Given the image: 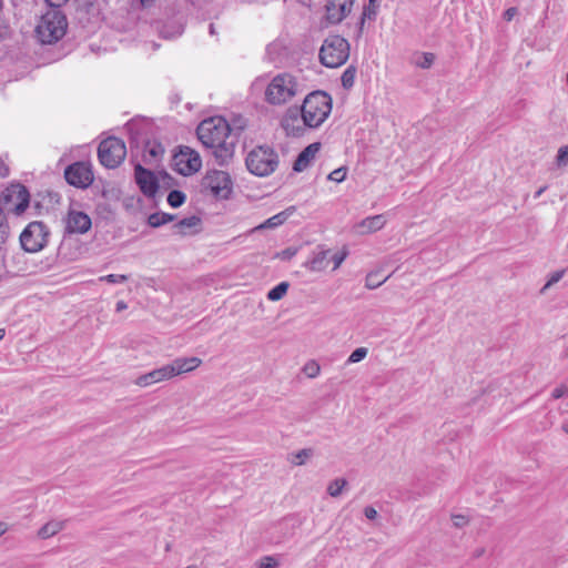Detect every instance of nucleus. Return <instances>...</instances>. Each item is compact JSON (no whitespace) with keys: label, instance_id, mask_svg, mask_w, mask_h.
<instances>
[{"label":"nucleus","instance_id":"obj_8","mask_svg":"<svg viewBox=\"0 0 568 568\" xmlns=\"http://www.w3.org/2000/svg\"><path fill=\"white\" fill-rule=\"evenodd\" d=\"M232 185L230 174L220 170L207 171L201 181L202 190L217 199H227L232 192Z\"/></svg>","mask_w":568,"mask_h":568},{"label":"nucleus","instance_id":"obj_32","mask_svg":"<svg viewBox=\"0 0 568 568\" xmlns=\"http://www.w3.org/2000/svg\"><path fill=\"white\" fill-rule=\"evenodd\" d=\"M376 13H377V4L376 3L372 4L368 2V4L365 6L363 9V13L361 17V29L363 28L365 20L366 19L373 20L375 18Z\"/></svg>","mask_w":568,"mask_h":568},{"label":"nucleus","instance_id":"obj_51","mask_svg":"<svg viewBox=\"0 0 568 568\" xmlns=\"http://www.w3.org/2000/svg\"><path fill=\"white\" fill-rule=\"evenodd\" d=\"M51 7H60L65 0H45Z\"/></svg>","mask_w":568,"mask_h":568},{"label":"nucleus","instance_id":"obj_23","mask_svg":"<svg viewBox=\"0 0 568 568\" xmlns=\"http://www.w3.org/2000/svg\"><path fill=\"white\" fill-rule=\"evenodd\" d=\"M288 216H290V213L287 211L280 212V213L271 216L263 223L258 224L257 226L253 227L250 231V233H254L256 231H262L265 229H275V227L282 225L287 220Z\"/></svg>","mask_w":568,"mask_h":568},{"label":"nucleus","instance_id":"obj_33","mask_svg":"<svg viewBox=\"0 0 568 568\" xmlns=\"http://www.w3.org/2000/svg\"><path fill=\"white\" fill-rule=\"evenodd\" d=\"M368 354V349L366 347H358L349 355L347 358V364H354L363 361Z\"/></svg>","mask_w":568,"mask_h":568},{"label":"nucleus","instance_id":"obj_55","mask_svg":"<svg viewBox=\"0 0 568 568\" xmlns=\"http://www.w3.org/2000/svg\"><path fill=\"white\" fill-rule=\"evenodd\" d=\"M210 33L215 34V28L213 23L210 24Z\"/></svg>","mask_w":568,"mask_h":568},{"label":"nucleus","instance_id":"obj_28","mask_svg":"<svg viewBox=\"0 0 568 568\" xmlns=\"http://www.w3.org/2000/svg\"><path fill=\"white\" fill-rule=\"evenodd\" d=\"M356 72L357 70L354 65H349L344 70L341 77V82L344 89L349 90L351 88H353L355 83Z\"/></svg>","mask_w":568,"mask_h":568},{"label":"nucleus","instance_id":"obj_20","mask_svg":"<svg viewBox=\"0 0 568 568\" xmlns=\"http://www.w3.org/2000/svg\"><path fill=\"white\" fill-rule=\"evenodd\" d=\"M386 220L383 214L368 216L356 225V232L359 234H368L379 231L384 227Z\"/></svg>","mask_w":568,"mask_h":568},{"label":"nucleus","instance_id":"obj_43","mask_svg":"<svg viewBox=\"0 0 568 568\" xmlns=\"http://www.w3.org/2000/svg\"><path fill=\"white\" fill-rule=\"evenodd\" d=\"M297 253V248L295 247H287L283 251H281L280 253H277V257L283 260V261H288L291 260L292 257H294Z\"/></svg>","mask_w":568,"mask_h":568},{"label":"nucleus","instance_id":"obj_3","mask_svg":"<svg viewBox=\"0 0 568 568\" xmlns=\"http://www.w3.org/2000/svg\"><path fill=\"white\" fill-rule=\"evenodd\" d=\"M300 110L307 128L316 129L331 114L332 98L324 91H314L305 97Z\"/></svg>","mask_w":568,"mask_h":568},{"label":"nucleus","instance_id":"obj_4","mask_svg":"<svg viewBox=\"0 0 568 568\" xmlns=\"http://www.w3.org/2000/svg\"><path fill=\"white\" fill-rule=\"evenodd\" d=\"M67 27L65 16L57 9H52L42 16L36 31L42 43L51 44L65 34Z\"/></svg>","mask_w":568,"mask_h":568},{"label":"nucleus","instance_id":"obj_19","mask_svg":"<svg viewBox=\"0 0 568 568\" xmlns=\"http://www.w3.org/2000/svg\"><path fill=\"white\" fill-rule=\"evenodd\" d=\"M321 150V143L315 142L307 145L297 156L294 162L293 170L296 172L304 171L312 160H314L317 152Z\"/></svg>","mask_w":568,"mask_h":568},{"label":"nucleus","instance_id":"obj_24","mask_svg":"<svg viewBox=\"0 0 568 568\" xmlns=\"http://www.w3.org/2000/svg\"><path fill=\"white\" fill-rule=\"evenodd\" d=\"M63 528H64V521H62V520H51V521H48L45 525H43L39 529L38 536L41 539H48L50 537L55 536Z\"/></svg>","mask_w":568,"mask_h":568},{"label":"nucleus","instance_id":"obj_58","mask_svg":"<svg viewBox=\"0 0 568 568\" xmlns=\"http://www.w3.org/2000/svg\"><path fill=\"white\" fill-rule=\"evenodd\" d=\"M162 34H163L164 38H171L172 37V36L165 34L163 32H162Z\"/></svg>","mask_w":568,"mask_h":568},{"label":"nucleus","instance_id":"obj_54","mask_svg":"<svg viewBox=\"0 0 568 568\" xmlns=\"http://www.w3.org/2000/svg\"><path fill=\"white\" fill-rule=\"evenodd\" d=\"M143 7L151 4L154 0H140Z\"/></svg>","mask_w":568,"mask_h":568},{"label":"nucleus","instance_id":"obj_53","mask_svg":"<svg viewBox=\"0 0 568 568\" xmlns=\"http://www.w3.org/2000/svg\"><path fill=\"white\" fill-rule=\"evenodd\" d=\"M547 190V186L544 185L541 187H539L536 193H535V199H538L545 191Z\"/></svg>","mask_w":568,"mask_h":568},{"label":"nucleus","instance_id":"obj_36","mask_svg":"<svg viewBox=\"0 0 568 568\" xmlns=\"http://www.w3.org/2000/svg\"><path fill=\"white\" fill-rule=\"evenodd\" d=\"M347 169L345 166L338 168L328 174V180L341 183L346 179Z\"/></svg>","mask_w":568,"mask_h":568},{"label":"nucleus","instance_id":"obj_45","mask_svg":"<svg viewBox=\"0 0 568 568\" xmlns=\"http://www.w3.org/2000/svg\"><path fill=\"white\" fill-rule=\"evenodd\" d=\"M364 515H365V517L367 519L374 520V519L377 518L378 514H377V510L374 507L367 506V507L364 508Z\"/></svg>","mask_w":568,"mask_h":568},{"label":"nucleus","instance_id":"obj_44","mask_svg":"<svg viewBox=\"0 0 568 568\" xmlns=\"http://www.w3.org/2000/svg\"><path fill=\"white\" fill-rule=\"evenodd\" d=\"M452 520L455 527L463 528L468 524V518L464 515H453Z\"/></svg>","mask_w":568,"mask_h":568},{"label":"nucleus","instance_id":"obj_31","mask_svg":"<svg viewBox=\"0 0 568 568\" xmlns=\"http://www.w3.org/2000/svg\"><path fill=\"white\" fill-rule=\"evenodd\" d=\"M185 194L182 191L173 190L168 195V203L172 207H180L185 202Z\"/></svg>","mask_w":568,"mask_h":568},{"label":"nucleus","instance_id":"obj_22","mask_svg":"<svg viewBox=\"0 0 568 568\" xmlns=\"http://www.w3.org/2000/svg\"><path fill=\"white\" fill-rule=\"evenodd\" d=\"M329 251H320L315 253L311 258H308L303 266L311 272H322L327 268Z\"/></svg>","mask_w":568,"mask_h":568},{"label":"nucleus","instance_id":"obj_6","mask_svg":"<svg viewBox=\"0 0 568 568\" xmlns=\"http://www.w3.org/2000/svg\"><path fill=\"white\" fill-rule=\"evenodd\" d=\"M245 163L252 174L267 176L276 170L278 155L272 148L257 146L247 154Z\"/></svg>","mask_w":568,"mask_h":568},{"label":"nucleus","instance_id":"obj_26","mask_svg":"<svg viewBox=\"0 0 568 568\" xmlns=\"http://www.w3.org/2000/svg\"><path fill=\"white\" fill-rule=\"evenodd\" d=\"M389 276L390 275H387L382 278L379 271L369 272L365 278V287L368 290H375L384 284L389 278Z\"/></svg>","mask_w":568,"mask_h":568},{"label":"nucleus","instance_id":"obj_52","mask_svg":"<svg viewBox=\"0 0 568 568\" xmlns=\"http://www.w3.org/2000/svg\"><path fill=\"white\" fill-rule=\"evenodd\" d=\"M8 530V525L4 521H0V537Z\"/></svg>","mask_w":568,"mask_h":568},{"label":"nucleus","instance_id":"obj_21","mask_svg":"<svg viewBox=\"0 0 568 568\" xmlns=\"http://www.w3.org/2000/svg\"><path fill=\"white\" fill-rule=\"evenodd\" d=\"M164 148L161 143L148 141L143 150V162L153 165L162 158Z\"/></svg>","mask_w":568,"mask_h":568},{"label":"nucleus","instance_id":"obj_48","mask_svg":"<svg viewBox=\"0 0 568 568\" xmlns=\"http://www.w3.org/2000/svg\"><path fill=\"white\" fill-rule=\"evenodd\" d=\"M9 174V169L4 162L0 159V178H6Z\"/></svg>","mask_w":568,"mask_h":568},{"label":"nucleus","instance_id":"obj_13","mask_svg":"<svg viewBox=\"0 0 568 568\" xmlns=\"http://www.w3.org/2000/svg\"><path fill=\"white\" fill-rule=\"evenodd\" d=\"M134 179L140 191L148 197L155 196L159 190L158 179L151 170L142 166L141 163H136L134 166Z\"/></svg>","mask_w":568,"mask_h":568},{"label":"nucleus","instance_id":"obj_11","mask_svg":"<svg viewBox=\"0 0 568 568\" xmlns=\"http://www.w3.org/2000/svg\"><path fill=\"white\" fill-rule=\"evenodd\" d=\"M1 199L9 210L20 215L29 206L30 195L23 185L12 184L3 191Z\"/></svg>","mask_w":568,"mask_h":568},{"label":"nucleus","instance_id":"obj_41","mask_svg":"<svg viewBox=\"0 0 568 568\" xmlns=\"http://www.w3.org/2000/svg\"><path fill=\"white\" fill-rule=\"evenodd\" d=\"M565 274V271L561 270V271H557L555 273H552L549 277V280L547 281V283L545 284V286L542 287L541 292L546 291L547 288H549L551 285L556 284L557 282H559L562 276Z\"/></svg>","mask_w":568,"mask_h":568},{"label":"nucleus","instance_id":"obj_50","mask_svg":"<svg viewBox=\"0 0 568 568\" xmlns=\"http://www.w3.org/2000/svg\"><path fill=\"white\" fill-rule=\"evenodd\" d=\"M162 216H163L164 224L172 222L175 219V215L170 214V213H164V212H162Z\"/></svg>","mask_w":568,"mask_h":568},{"label":"nucleus","instance_id":"obj_27","mask_svg":"<svg viewBox=\"0 0 568 568\" xmlns=\"http://www.w3.org/2000/svg\"><path fill=\"white\" fill-rule=\"evenodd\" d=\"M313 454L314 452L312 448H303L292 454L288 460L295 466H302L313 456Z\"/></svg>","mask_w":568,"mask_h":568},{"label":"nucleus","instance_id":"obj_29","mask_svg":"<svg viewBox=\"0 0 568 568\" xmlns=\"http://www.w3.org/2000/svg\"><path fill=\"white\" fill-rule=\"evenodd\" d=\"M288 286L290 285L287 282H281L280 284H277L276 286L268 291L267 298L273 302L280 301L287 293Z\"/></svg>","mask_w":568,"mask_h":568},{"label":"nucleus","instance_id":"obj_10","mask_svg":"<svg viewBox=\"0 0 568 568\" xmlns=\"http://www.w3.org/2000/svg\"><path fill=\"white\" fill-rule=\"evenodd\" d=\"M173 161L175 170L184 176L192 175L202 168L200 154L186 145L180 146L179 152L173 156Z\"/></svg>","mask_w":568,"mask_h":568},{"label":"nucleus","instance_id":"obj_30","mask_svg":"<svg viewBox=\"0 0 568 568\" xmlns=\"http://www.w3.org/2000/svg\"><path fill=\"white\" fill-rule=\"evenodd\" d=\"M347 485L346 479L344 478H336L333 481L329 483L327 487V493L332 497H338L342 494V490Z\"/></svg>","mask_w":568,"mask_h":568},{"label":"nucleus","instance_id":"obj_37","mask_svg":"<svg viewBox=\"0 0 568 568\" xmlns=\"http://www.w3.org/2000/svg\"><path fill=\"white\" fill-rule=\"evenodd\" d=\"M303 371L310 378H314L320 374L321 367L316 362L311 361L305 364Z\"/></svg>","mask_w":568,"mask_h":568},{"label":"nucleus","instance_id":"obj_40","mask_svg":"<svg viewBox=\"0 0 568 568\" xmlns=\"http://www.w3.org/2000/svg\"><path fill=\"white\" fill-rule=\"evenodd\" d=\"M148 224L151 227H160V226L164 225L162 212H156V213H152L151 215H149Z\"/></svg>","mask_w":568,"mask_h":568},{"label":"nucleus","instance_id":"obj_12","mask_svg":"<svg viewBox=\"0 0 568 568\" xmlns=\"http://www.w3.org/2000/svg\"><path fill=\"white\" fill-rule=\"evenodd\" d=\"M64 178L70 185L88 187L93 182V172L88 162H75L64 170Z\"/></svg>","mask_w":568,"mask_h":568},{"label":"nucleus","instance_id":"obj_59","mask_svg":"<svg viewBox=\"0 0 568 568\" xmlns=\"http://www.w3.org/2000/svg\"><path fill=\"white\" fill-rule=\"evenodd\" d=\"M3 3L2 0H0V11L2 10Z\"/></svg>","mask_w":568,"mask_h":568},{"label":"nucleus","instance_id":"obj_9","mask_svg":"<svg viewBox=\"0 0 568 568\" xmlns=\"http://www.w3.org/2000/svg\"><path fill=\"white\" fill-rule=\"evenodd\" d=\"M49 230L43 222L33 221L27 225L20 235L22 248L29 253L41 251L48 243Z\"/></svg>","mask_w":568,"mask_h":568},{"label":"nucleus","instance_id":"obj_1","mask_svg":"<svg viewBox=\"0 0 568 568\" xmlns=\"http://www.w3.org/2000/svg\"><path fill=\"white\" fill-rule=\"evenodd\" d=\"M230 125L220 116L203 120L197 129L199 140L205 148L213 150V155L220 165L227 164L233 155L235 142L230 139Z\"/></svg>","mask_w":568,"mask_h":568},{"label":"nucleus","instance_id":"obj_49","mask_svg":"<svg viewBox=\"0 0 568 568\" xmlns=\"http://www.w3.org/2000/svg\"><path fill=\"white\" fill-rule=\"evenodd\" d=\"M128 308V305L124 301H118L115 305L116 312H122Z\"/></svg>","mask_w":568,"mask_h":568},{"label":"nucleus","instance_id":"obj_5","mask_svg":"<svg viewBox=\"0 0 568 568\" xmlns=\"http://www.w3.org/2000/svg\"><path fill=\"white\" fill-rule=\"evenodd\" d=\"M348 57L349 43L345 38L338 34L328 36L320 49V60L322 64L327 68H338L343 65Z\"/></svg>","mask_w":568,"mask_h":568},{"label":"nucleus","instance_id":"obj_35","mask_svg":"<svg viewBox=\"0 0 568 568\" xmlns=\"http://www.w3.org/2000/svg\"><path fill=\"white\" fill-rule=\"evenodd\" d=\"M258 568H277L278 560L274 556H264L258 560Z\"/></svg>","mask_w":568,"mask_h":568},{"label":"nucleus","instance_id":"obj_18","mask_svg":"<svg viewBox=\"0 0 568 568\" xmlns=\"http://www.w3.org/2000/svg\"><path fill=\"white\" fill-rule=\"evenodd\" d=\"M202 364L201 358L192 357H176L170 363L171 369L173 371V377L192 372Z\"/></svg>","mask_w":568,"mask_h":568},{"label":"nucleus","instance_id":"obj_60","mask_svg":"<svg viewBox=\"0 0 568 568\" xmlns=\"http://www.w3.org/2000/svg\"><path fill=\"white\" fill-rule=\"evenodd\" d=\"M369 3H376V0H368Z\"/></svg>","mask_w":568,"mask_h":568},{"label":"nucleus","instance_id":"obj_57","mask_svg":"<svg viewBox=\"0 0 568 568\" xmlns=\"http://www.w3.org/2000/svg\"><path fill=\"white\" fill-rule=\"evenodd\" d=\"M185 568H197V567L194 565H190V566H186Z\"/></svg>","mask_w":568,"mask_h":568},{"label":"nucleus","instance_id":"obj_61","mask_svg":"<svg viewBox=\"0 0 568 568\" xmlns=\"http://www.w3.org/2000/svg\"><path fill=\"white\" fill-rule=\"evenodd\" d=\"M566 356L568 357V352L566 353Z\"/></svg>","mask_w":568,"mask_h":568},{"label":"nucleus","instance_id":"obj_38","mask_svg":"<svg viewBox=\"0 0 568 568\" xmlns=\"http://www.w3.org/2000/svg\"><path fill=\"white\" fill-rule=\"evenodd\" d=\"M101 282H108L110 284L123 283L128 281V276L124 274H109L99 278Z\"/></svg>","mask_w":568,"mask_h":568},{"label":"nucleus","instance_id":"obj_16","mask_svg":"<svg viewBox=\"0 0 568 568\" xmlns=\"http://www.w3.org/2000/svg\"><path fill=\"white\" fill-rule=\"evenodd\" d=\"M173 378V371L171 369L170 363L159 368H155L146 374L139 376L135 379V384L140 387H148L150 385L169 381Z\"/></svg>","mask_w":568,"mask_h":568},{"label":"nucleus","instance_id":"obj_39","mask_svg":"<svg viewBox=\"0 0 568 568\" xmlns=\"http://www.w3.org/2000/svg\"><path fill=\"white\" fill-rule=\"evenodd\" d=\"M435 55L433 53L426 52L423 53L420 60L416 62V64L422 69H428L434 63Z\"/></svg>","mask_w":568,"mask_h":568},{"label":"nucleus","instance_id":"obj_17","mask_svg":"<svg viewBox=\"0 0 568 568\" xmlns=\"http://www.w3.org/2000/svg\"><path fill=\"white\" fill-rule=\"evenodd\" d=\"M91 219L88 214L79 211H71L67 220V229L70 233L83 234L91 227Z\"/></svg>","mask_w":568,"mask_h":568},{"label":"nucleus","instance_id":"obj_56","mask_svg":"<svg viewBox=\"0 0 568 568\" xmlns=\"http://www.w3.org/2000/svg\"><path fill=\"white\" fill-rule=\"evenodd\" d=\"M4 329L0 328V341L4 337Z\"/></svg>","mask_w":568,"mask_h":568},{"label":"nucleus","instance_id":"obj_42","mask_svg":"<svg viewBox=\"0 0 568 568\" xmlns=\"http://www.w3.org/2000/svg\"><path fill=\"white\" fill-rule=\"evenodd\" d=\"M347 255H348V252L346 250H343L342 252L334 254L332 256V261L334 263L333 268L337 270L342 265V263L345 261Z\"/></svg>","mask_w":568,"mask_h":568},{"label":"nucleus","instance_id":"obj_25","mask_svg":"<svg viewBox=\"0 0 568 568\" xmlns=\"http://www.w3.org/2000/svg\"><path fill=\"white\" fill-rule=\"evenodd\" d=\"M201 223V219L196 215H192L189 217H184L178 223L174 224V229L176 233L185 234L186 230L199 226Z\"/></svg>","mask_w":568,"mask_h":568},{"label":"nucleus","instance_id":"obj_7","mask_svg":"<svg viewBox=\"0 0 568 568\" xmlns=\"http://www.w3.org/2000/svg\"><path fill=\"white\" fill-rule=\"evenodd\" d=\"M126 155L125 143L115 136L103 140L98 148L100 163L108 169L118 168Z\"/></svg>","mask_w":568,"mask_h":568},{"label":"nucleus","instance_id":"obj_15","mask_svg":"<svg viewBox=\"0 0 568 568\" xmlns=\"http://www.w3.org/2000/svg\"><path fill=\"white\" fill-rule=\"evenodd\" d=\"M354 0H327L326 20L331 24L342 22L352 11Z\"/></svg>","mask_w":568,"mask_h":568},{"label":"nucleus","instance_id":"obj_47","mask_svg":"<svg viewBox=\"0 0 568 568\" xmlns=\"http://www.w3.org/2000/svg\"><path fill=\"white\" fill-rule=\"evenodd\" d=\"M566 393V388L564 386H559V387H556L554 390H552V398L555 399H558V398H561Z\"/></svg>","mask_w":568,"mask_h":568},{"label":"nucleus","instance_id":"obj_14","mask_svg":"<svg viewBox=\"0 0 568 568\" xmlns=\"http://www.w3.org/2000/svg\"><path fill=\"white\" fill-rule=\"evenodd\" d=\"M282 128L286 132L287 135L291 136H302L306 131V123H304V119L301 115L300 108H288L283 115L281 121Z\"/></svg>","mask_w":568,"mask_h":568},{"label":"nucleus","instance_id":"obj_34","mask_svg":"<svg viewBox=\"0 0 568 568\" xmlns=\"http://www.w3.org/2000/svg\"><path fill=\"white\" fill-rule=\"evenodd\" d=\"M556 165L558 168H565L568 165V145L559 148L556 155Z\"/></svg>","mask_w":568,"mask_h":568},{"label":"nucleus","instance_id":"obj_2","mask_svg":"<svg viewBox=\"0 0 568 568\" xmlns=\"http://www.w3.org/2000/svg\"><path fill=\"white\" fill-rule=\"evenodd\" d=\"M303 93L304 87L295 75L290 72H281L271 79L264 94L265 102L273 106H281Z\"/></svg>","mask_w":568,"mask_h":568},{"label":"nucleus","instance_id":"obj_46","mask_svg":"<svg viewBox=\"0 0 568 568\" xmlns=\"http://www.w3.org/2000/svg\"><path fill=\"white\" fill-rule=\"evenodd\" d=\"M517 14V9L515 7H511V8H508L505 12H504V19L506 21H511L513 18Z\"/></svg>","mask_w":568,"mask_h":568}]
</instances>
